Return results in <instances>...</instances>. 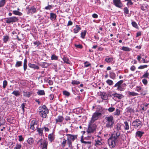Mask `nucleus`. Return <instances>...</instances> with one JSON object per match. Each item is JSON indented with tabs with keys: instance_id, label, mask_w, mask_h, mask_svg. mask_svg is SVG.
<instances>
[{
	"instance_id": "16",
	"label": "nucleus",
	"mask_w": 149,
	"mask_h": 149,
	"mask_svg": "<svg viewBox=\"0 0 149 149\" xmlns=\"http://www.w3.org/2000/svg\"><path fill=\"white\" fill-rule=\"evenodd\" d=\"M64 120V118L63 116H59L56 119V123H61Z\"/></svg>"
},
{
	"instance_id": "15",
	"label": "nucleus",
	"mask_w": 149,
	"mask_h": 149,
	"mask_svg": "<svg viewBox=\"0 0 149 149\" xmlns=\"http://www.w3.org/2000/svg\"><path fill=\"white\" fill-rule=\"evenodd\" d=\"M114 97L118 99H120L123 98L124 96L122 94H119L117 93H113L112 94Z\"/></svg>"
},
{
	"instance_id": "31",
	"label": "nucleus",
	"mask_w": 149,
	"mask_h": 149,
	"mask_svg": "<svg viewBox=\"0 0 149 149\" xmlns=\"http://www.w3.org/2000/svg\"><path fill=\"white\" fill-rule=\"evenodd\" d=\"M102 145V143L99 140H98L96 141L95 146L96 147H99Z\"/></svg>"
},
{
	"instance_id": "20",
	"label": "nucleus",
	"mask_w": 149,
	"mask_h": 149,
	"mask_svg": "<svg viewBox=\"0 0 149 149\" xmlns=\"http://www.w3.org/2000/svg\"><path fill=\"white\" fill-rule=\"evenodd\" d=\"M56 17V15L55 14L50 13V19L52 21L55 20Z\"/></svg>"
},
{
	"instance_id": "8",
	"label": "nucleus",
	"mask_w": 149,
	"mask_h": 149,
	"mask_svg": "<svg viewBox=\"0 0 149 149\" xmlns=\"http://www.w3.org/2000/svg\"><path fill=\"white\" fill-rule=\"evenodd\" d=\"M17 17H12L6 19V22L8 24H10L17 22L18 20Z\"/></svg>"
},
{
	"instance_id": "32",
	"label": "nucleus",
	"mask_w": 149,
	"mask_h": 149,
	"mask_svg": "<svg viewBox=\"0 0 149 149\" xmlns=\"http://www.w3.org/2000/svg\"><path fill=\"white\" fill-rule=\"evenodd\" d=\"M120 135V133L119 132H118L116 134H113L111 136L113 137H114L115 138H116V139L118 140V138L119 136Z\"/></svg>"
},
{
	"instance_id": "59",
	"label": "nucleus",
	"mask_w": 149,
	"mask_h": 149,
	"mask_svg": "<svg viewBox=\"0 0 149 149\" xmlns=\"http://www.w3.org/2000/svg\"><path fill=\"white\" fill-rule=\"evenodd\" d=\"M50 65V64L47 63H43L42 65L44 67H47Z\"/></svg>"
},
{
	"instance_id": "23",
	"label": "nucleus",
	"mask_w": 149,
	"mask_h": 149,
	"mask_svg": "<svg viewBox=\"0 0 149 149\" xmlns=\"http://www.w3.org/2000/svg\"><path fill=\"white\" fill-rule=\"evenodd\" d=\"M9 37L7 35L4 36H3V40L4 42L5 43H6L9 40Z\"/></svg>"
},
{
	"instance_id": "26",
	"label": "nucleus",
	"mask_w": 149,
	"mask_h": 149,
	"mask_svg": "<svg viewBox=\"0 0 149 149\" xmlns=\"http://www.w3.org/2000/svg\"><path fill=\"white\" fill-rule=\"evenodd\" d=\"M13 13L15 15L21 16L22 14L21 12H19L18 10H13Z\"/></svg>"
},
{
	"instance_id": "41",
	"label": "nucleus",
	"mask_w": 149,
	"mask_h": 149,
	"mask_svg": "<svg viewBox=\"0 0 149 149\" xmlns=\"http://www.w3.org/2000/svg\"><path fill=\"white\" fill-rule=\"evenodd\" d=\"M131 24H132V26L133 27H134L136 29L138 28V26L137 23L136 22H135L134 21H132V22Z\"/></svg>"
},
{
	"instance_id": "56",
	"label": "nucleus",
	"mask_w": 149,
	"mask_h": 149,
	"mask_svg": "<svg viewBox=\"0 0 149 149\" xmlns=\"http://www.w3.org/2000/svg\"><path fill=\"white\" fill-rule=\"evenodd\" d=\"M127 111L130 113H132L134 112V110L130 107H128L127 108Z\"/></svg>"
},
{
	"instance_id": "53",
	"label": "nucleus",
	"mask_w": 149,
	"mask_h": 149,
	"mask_svg": "<svg viewBox=\"0 0 149 149\" xmlns=\"http://www.w3.org/2000/svg\"><path fill=\"white\" fill-rule=\"evenodd\" d=\"M33 44L34 46H36V47H38L39 45H40V42L39 41H36L33 42Z\"/></svg>"
},
{
	"instance_id": "22",
	"label": "nucleus",
	"mask_w": 149,
	"mask_h": 149,
	"mask_svg": "<svg viewBox=\"0 0 149 149\" xmlns=\"http://www.w3.org/2000/svg\"><path fill=\"white\" fill-rule=\"evenodd\" d=\"M27 141L29 145H32L34 141V140L32 138H29L28 139Z\"/></svg>"
},
{
	"instance_id": "13",
	"label": "nucleus",
	"mask_w": 149,
	"mask_h": 149,
	"mask_svg": "<svg viewBox=\"0 0 149 149\" xmlns=\"http://www.w3.org/2000/svg\"><path fill=\"white\" fill-rule=\"evenodd\" d=\"M48 142L46 140H44L40 143V147L41 149H47Z\"/></svg>"
},
{
	"instance_id": "28",
	"label": "nucleus",
	"mask_w": 149,
	"mask_h": 149,
	"mask_svg": "<svg viewBox=\"0 0 149 149\" xmlns=\"http://www.w3.org/2000/svg\"><path fill=\"white\" fill-rule=\"evenodd\" d=\"M63 95L67 97H69L70 95V93L66 91H64L63 92Z\"/></svg>"
},
{
	"instance_id": "50",
	"label": "nucleus",
	"mask_w": 149,
	"mask_h": 149,
	"mask_svg": "<svg viewBox=\"0 0 149 149\" xmlns=\"http://www.w3.org/2000/svg\"><path fill=\"white\" fill-rule=\"evenodd\" d=\"M58 59V57L54 54H53L51 57V59L52 60H56Z\"/></svg>"
},
{
	"instance_id": "6",
	"label": "nucleus",
	"mask_w": 149,
	"mask_h": 149,
	"mask_svg": "<svg viewBox=\"0 0 149 149\" xmlns=\"http://www.w3.org/2000/svg\"><path fill=\"white\" fill-rule=\"evenodd\" d=\"M123 80H121L118 81L113 86L114 87H117L116 90L122 91L125 90V88L122 86V84L123 83Z\"/></svg>"
},
{
	"instance_id": "7",
	"label": "nucleus",
	"mask_w": 149,
	"mask_h": 149,
	"mask_svg": "<svg viewBox=\"0 0 149 149\" xmlns=\"http://www.w3.org/2000/svg\"><path fill=\"white\" fill-rule=\"evenodd\" d=\"M96 128L95 125L89 123L87 132L88 134L93 133L95 131Z\"/></svg>"
},
{
	"instance_id": "14",
	"label": "nucleus",
	"mask_w": 149,
	"mask_h": 149,
	"mask_svg": "<svg viewBox=\"0 0 149 149\" xmlns=\"http://www.w3.org/2000/svg\"><path fill=\"white\" fill-rule=\"evenodd\" d=\"M48 139L49 141L52 142L55 139V135L53 133H52L48 135Z\"/></svg>"
},
{
	"instance_id": "42",
	"label": "nucleus",
	"mask_w": 149,
	"mask_h": 149,
	"mask_svg": "<svg viewBox=\"0 0 149 149\" xmlns=\"http://www.w3.org/2000/svg\"><path fill=\"white\" fill-rule=\"evenodd\" d=\"M80 83V82L79 81L75 80H72L71 84L73 85H78Z\"/></svg>"
},
{
	"instance_id": "61",
	"label": "nucleus",
	"mask_w": 149,
	"mask_h": 149,
	"mask_svg": "<svg viewBox=\"0 0 149 149\" xmlns=\"http://www.w3.org/2000/svg\"><path fill=\"white\" fill-rule=\"evenodd\" d=\"M26 104L25 103H22L21 106V107L23 112L24 111V108L26 105Z\"/></svg>"
},
{
	"instance_id": "9",
	"label": "nucleus",
	"mask_w": 149,
	"mask_h": 149,
	"mask_svg": "<svg viewBox=\"0 0 149 149\" xmlns=\"http://www.w3.org/2000/svg\"><path fill=\"white\" fill-rule=\"evenodd\" d=\"M27 14H33L36 13L37 11L36 9L33 6L31 7L27 6L26 7Z\"/></svg>"
},
{
	"instance_id": "45",
	"label": "nucleus",
	"mask_w": 149,
	"mask_h": 149,
	"mask_svg": "<svg viewBox=\"0 0 149 149\" xmlns=\"http://www.w3.org/2000/svg\"><path fill=\"white\" fill-rule=\"evenodd\" d=\"M120 110L118 109H117L115 111L114 113V114L115 115L118 116L120 114Z\"/></svg>"
},
{
	"instance_id": "60",
	"label": "nucleus",
	"mask_w": 149,
	"mask_h": 149,
	"mask_svg": "<svg viewBox=\"0 0 149 149\" xmlns=\"http://www.w3.org/2000/svg\"><path fill=\"white\" fill-rule=\"evenodd\" d=\"M52 6L51 5H48L47 6L45 7V9L46 10H50L52 8Z\"/></svg>"
},
{
	"instance_id": "21",
	"label": "nucleus",
	"mask_w": 149,
	"mask_h": 149,
	"mask_svg": "<svg viewBox=\"0 0 149 149\" xmlns=\"http://www.w3.org/2000/svg\"><path fill=\"white\" fill-rule=\"evenodd\" d=\"M81 29V28L78 25H76V27L74 29V33H77Z\"/></svg>"
},
{
	"instance_id": "3",
	"label": "nucleus",
	"mask_w": 149,
	"mask_h": 149,
	"mask_svg": "<svg viewBox=\"0 0 149 149\" xmlns=\"http://www.w3.org/2000/svg\"><path fill=\"white\" fill-rule=\"evenodd\" d=\"M66 136H67V143L68 145V147L72 148V142L73 141L77 138V136L69 134H66Z\"/></svg>"
},
{
	"instance_id": "64",
	"label": "nucleus",
	"mask_w": 149,
	"mask_h": 149,
	"mask_svg": "<svg viewBox=\"0 0 149 149\" xmlns=\"http://www.w3.org/2000/svg\"><path fill=\"white\" fill-rule=\"evenodd\" d=\"M148 75V73L147 71L143 75V77L145 78H147Z\"/></svg>"
},
{
	"instance_id": "39",
	"label": "nucleus",
	"mask_w": 149,
	"mask_h": 149,
	"mask_svg": "<svg viewBox=\"0 0 149 149\" xmlns=\"http://www.w3.org/2000/svg\"><path fill=\"white\" fill-rule=\"evenodd\" d=\"M67 141L65 138H63V141L61 143L62 146L63 147H65L66 146V144Z\"/></svg>"
},
{
	"instance_id": "10",
	"label": "nucleus",
	"mask_w": 149,
	"mask_h": 149,
	"mask_svg": "<svg viewBox=\"0 0 149 149\" xmlns=\"http://www.w3.org/2000/svg\"><path fill=\"white\" fill-rule=\"evenodd\" d=\"M101 115V113L100 112H96L93 113L91 121L94 122L95 121L97 120Z\"/></svg>"
},
{
	"instance_id": "34",
	"label": "nucleus",
	"mask_w": 149,
	"mask_h": 149,
	"mask_svg": "<svg viewBox=\"0 0 149 149\" xmlns=\"http://www.w3.org/2000/svg\"><path fill=\"white\" fill-rule=\"evenodd\" d=\"M101 98L103 100H106L107 99V96L105 93H103L101 95Z\"/></svg>"
},
{
	"instance_id": "54",
	"label": "nucleus",
	"mask_w": 149,
	"mask_h": 149,
	"mask_svg": "<svg viewBox=\"0 0 149 149\" xmlns=\"http://www.w3.org/2000/svg\"><path fill=\"white\" fill-rule=\"evenodd\" d=\"M81 142L82 143H84V144H91V141H84L83 139H81Z\"/></svg>"
},
{
	"instance_id": "4",
	"label": "nucleus",
	"mask_w": 149,
	"mask_h": 149,
	"mask_svg": "<svg viewBox=\"0 0 149 149\" xmlns=\"http://www.w3.org/2000/svg\"><path fill=\"white\" fill-rule=\"evenodd\" d=\"M142 125V123L139 119H136L133 121L132 123V126L136 129L140 128Z\"/></svg>"
},
{
	"instance_id": "43",
	"label": "nucleus",
	"mask_w": 149,
	"mask_h": 149,
	"mask_svg": "<svg viewBox=\"0 0 149 149\" xmlns=\"http://www.w3.org/2000/svg\"><path fill=\"white\" fill-rule=\"evenodd\" d=\"M115 128L118 131L120 130L121 129L120 125L119 123L117 124L116 125Z\"/></svg>"
},
{
	"instance_id": "2",
	"label": "nucleus",
	"mask_w": 149,
	"mask_h": 149,
	"mask_svg": "<svg viewBox=\"0 0 149 149\" xmlns=\"http://www.w3.org/2000/svg\"><path fill=\"white\" fill-rule=\"evenodd\" d=\"M39 113L40 116L43 118H46L48 113V110L45 105L40 106L39 108Z\"/></svg>"
},
{
	"instance_id": "17",
	"label": "nucleus",
	"mask_w": 149,
	"mask_h": 149,
	"mask_svg": "<svg viewBox=\"0 0 149 149\" xmlns=\"http://www.w3.org/2000/svg\"><path fill=\"white\" fill-rule=\"evenodd\" d=\"M28 65L30 68L34 69H36L37 70H38L39 69V67L34 64H32L31 63H29L28 64Z\"/></svg>"
},
{
	"instance_id": "49",
	"label": "nucleus",
	"mask_w": 149,
	"mask_h": 149,
	"mask_svg": "<svg viewBox=\"0 0 149 149\" xmlns=\"http://www.w3.org/2000/svg\"><path fill=\"white\" fill-rule=\"evenodd\" d=\"M22 148V145L20 144L17 143L14 149H21Z\"/></svg>"
},
{
	"instance_id": "37",
	"label": "nucleus",
	"mask_w": 149,
	"mask_h": 149,
	"mask_svg": "<svg viewBox=\"0 0 149 149\" xmlns=\"http://www.w3.org/2000/svg\"><path fill=\"white\" fill-rule=\"evenodd\" d=\"M113 58H105V61L107 63L112 62L113 61Z\"/></svg>"
},
{
	"instance_id": "1",
	"label": "nucleus",
	"mask_w": 149,
	"mask_h": 149,
	"mask_svg": "<svg viewBox=\"0 0 149 149\" xmlns=\"http://www.w3.org/2000/svg\"><path fill=\"white\" fill-rule=\"evenodd\" d=\"M105 126L107 128H112L114 123L113 116H111L106 117L105 118Z\"/></svg>"
},
{
	"instance_id": "35",
	"label": "nucleus",
	"mask_w": 149,
	"mask_h": 149,
	"mask_svg": "<svg viewBox=\"0 0 149 149\" xmlns=\"http://www.w3.org/2000/svg\"><path fill=\"white\" fill-rule=\"evenodd\" d=\"M128 94L130 95L133 96H135L138 95V94L136 93H135L134 92H131L130 91L128 92Z\"/></svg>"
},
{
	"instance_id": "62",
	"label": "nucleus",
	"mask_w": 149,
	"mask_h": 149,
	"mask_svg": "<svg viewBox=\"0 0 149 149\" xmlns=\"http://www.w3.org/2000/svg\"><path fill=\"white\" fill-rule=\"evenodd\" d=\"M115 109V108L114 107H110L108 109V110L110 112H112L114 111V110Z\"/></svg>"
},
{
	"instance_id": "44",
	"label": "nucleus",
	"mask_w": 149,
	"mask_h": 149,
	"mask_svg": "<svg viewBox=\"0 0 149 149\" xmlns=\"http://www.w3.org/2000/svg\"><path fill=\"white\" fill-rule=\"evenodd\" d=\"M107 83L109 85H112L113 84V81L110 79H107L106 81Z\"/></svg>"
},
{
	"instance_id": "40",
	"label": "nucleus",
	"mask_w": 149,
	"mask_h": 149,
	"mask_svg": "<svg viewBox=\"0 0 149 149\" xmlns=\"http://www.w3.org/2000/svg\"><path fill=\"white\" fill-rule=\"evenodd\" d=\"M6 0H1L0 1V8L3 6L6 3Z\"/></svg>"
},
{
	"instance_id": "18",
	"label": "nucleus",
	"mask_w": 149,
	"mask_h": 149,
	"mask_svg": "<svg viewBox=\"0 0 149 149\" xmlns=\"http://www.w3.org/2000/svg\"><path fill=\"white\" fill-rule=\"evenodd\" d=\"M143 134V132L140 131H138L136 133V136L140 138L142 136Z\"/></svg>"
},
{
	"instance_id": "29",
	"label": "nucleus",
	"mask_w": 149,
	"mask_h": 149,
	"mask_svg": "<svg viewBox=\"0 0 149 149\" xmlns=\"http://www.w3.org/2000/svg\"><path fill=\"white\" fill-rule=\"evenodd\" d=\"M12 94H13L16 97H17L20 95V92L18 91H14Z\"/></svg>"
},
{
	"instance_id": "63",
	"label": "nucleus",
	"mask_w": 149,
	"mask_h": 149,
	"mask_svg": "<svg viewBox=\"0 0 149 149\" xmlns=\"http://www.w3.org/2000/svg\"><path fill=\"white\" fill-rule=\"evenodd\" d=\"M75 47H76L77 48H79V49H81L83 47L81 45H75Z\"/></svg>"
},
{
	"instance_id": "30",
	"label": "nucleus",
	"mask_w": 149,
	"mask_h": 149,
	"mask_svg": "<svg viewBox=\"0 0 149 149\" xmlns=\"http://www.w3.org/2000/svg\"><path fill=\"white\" fill-rule=\"evenodd\" d=\"M124 127L125 130H128L129 129V126L127 122H124Z\"/></svg>"
},
{
	"instance_id": "47",
	"label": "nucleus",
	"mask_w": 149,
	"mask_h": 149,
	"mask_svg": "<svg viewBox=\"0 0 149 149\" xmlns=\"http://www.w3.org/2000/svg\"><path fill=\"white\" fill-rule=\"evenodd\" d=\"M8 84V82L6 80H4L3 81V88H6V86Z\"/></svg>"
},
{
	"instance_id": "5",
	"label": "nucleus",
	"mask_w": 149,
	"mask_h": 149,
	"mask_svg": "<svg viewBox=\"0 0 149 149\" xmlns=\"http://www.w3.org/2000/svg\"><path fill=\"white\" fill-rule=\"evenodd\" d=\"M118 140L116 139L115 137H113L112 136L108 139V143L110 147L112 148L114 147Z\"/></svg>"
},
{
	"instance_id": "38",
	"label": "nucleus",
	"mask_w": 149,
	"mask_h": 149,
	"mask_svg": "<svg viewBox=\"0 0 149 149\" xmlns=\"http://www.w3.org/2000/svg\"><path fill=\"white\" fill-rule=\"evenodd\" d=\"M62 59L64 63H67L68 64L69 63V61L68 59L66 57L64 56Z\"/></svg>"
},
{
	"instance_id": "12",
	"label": "nucleus",
	"mask_w": 149,
	"mask_h": 149,
	"mask_svg": "<svg viewBox=\"0 0 149 149\" xmlns=\"http://www.w3.org/2000/svg\"><path fill=\"white\" fill-rule=\"evenodd\" d=\"M114 5L117 7L121 8L123 7V4L120 0H113Z\"/></svg>"
},
{
	"instance_id": "24",
	"label": "nucleus",
	"mask_w": 149,
	"mask_h": 149,
	"mask_svg": "<svg viewBox=\"0 0 149 149\" xmlns=\"http://www.w3.org/2000/svg\"><path fill=\"white\" fill-rule=\"evenodd\" d=\"M23 95L25 97H29L31 94V93L27 92V91H23Z\"/></svg>"
},
{
	"instance_id": "36",
	"label": "nucleus",
	"mask_w": 149,
	"mask_h": 149,
	"mask_svg": "<svg viewBox=\"0 0 149 149\" xmlns=\"http://www.w3.org/2000/svg\"><path fill=\"white\" fill-rule=\"evenodd\" d=\"M142 58L143 60V62L145 63V59L143 58H142V56L138 55L137 56V60H138V61L140 62L141 61L140 60Z\"/></svg>"
},
{
	"instance_id": "27",
	"label": "nucleus",
	"mask_w": 149,
	"mask_h": 149,
	"mask_svg": "<svg viewBox=\"0 0 149 149\" xmlns=\"http://www.w3.org/2000/svg\"><path fill=\"white\" fill-rule=\"evenodd\" d=\"M148 105V104L145 103H144L143 105H142L141 106L142 109L143 111L147 109Z\"/></svg>"
},
{
	"instance_id": "25",
	"label": "nucleus",
	"mask_w": 149,
	"mask_h": 149,
	"mask_svg": "<svg viewBox=\"0 0 149 149\" xmlns=\"http://www.w3.org/2000/svg\"><path fill=\"white\" fill-rule=\"evenodd\" d=\"M43 129L42 128H38L37 129V131L38 132L39 135L41 136L43 135Z\"/></svg>"
},
{
	"instance_id": "52",
	"label": "nucleus",
	"mask_w": 149,
	"mask_h": 149,
	"mask_svg": "<svg viewBox=\"0 0 149 149\" xmlns=\"http://www.w3.org/2000/svg\"><path fill=\"white\" fill-rule=\"evenodd\" d=\"M91 65V64L89 63L87 61H86L84 63V66L85 67H87Z\"/></svg>"
},
{
	"instance_id": "46",
	"label": "nucleus",
	"mask_w": 149,
	"mask_h": 149,
	"mask_svg": "<svg viewBox=\"0 0 149 149\" xmlns=\"http://www.w3.org/2000/svg\"><path fill=\"white\" fill-rule=\"evenodd\" d=\"M123 10L125 14L127 15L129 14V10L127 7H125L124 8Z\"/></svg>"
},
{
	"instance_id": "11",
	"label": "nucleus",
	"mask_w": 149,
	"mask_h": 149,
	"mask_svg": "<svg viewBox=\"0 0 149 149\" xmlns=\"http://www.w3.org/2000/svg\"><path fill=\"white\" fill-rule=\"evenodd\" d=\"M37 121L36 120L31 121L30 124V129L32 130H34L35 127H37Z\"/></svg>"
},
{
	"instance_id": "58",
	"label": "nucleus",
	"mask_w": 149,
	"mask_h": 149,
	"mask_svg": "<svg viewBox=\"0 0 149 149\" xmlns=\"http://www.w3.org/2000/svg\"><path fill=\"white\" fill-rule=\"evenodd\" d=\"M148 66L146 65H141L138 68L139 69H143L146 68L148 67Z\"/></svg>"
},
{
	"instance_id": "48",
	"label": "nucleus",
	"mask_w": 149,
	"mask_h": 149,
	"mask_svg": "<svg viewBox=\"0 0 149 149\" xmlns=\"http://www.w3.org/2000/svg\"><path fill=\"white\" fill-rule=\"evenodd\" d=\"M86 30H84L83 32H82L81 33V37L84 38L86 35Z\"/></svg>"
},
{
	"instance_id": "19",
	"label": "nucleus",
	"mask_w": 149,
	"mask_h": 149,
	"mask_svg": "<svg viewBox=\"0 0 149 149\" xmlns=\"http://www.w3.org/2000/svg\"><path fill=\"white\" fill-rule=\"evenodd\" d=\"M37 93L39 95H45V91L43 90H38Z\"/></svg>"
},
{
	"instance_id": "57",
	"label": "nucleus",
	"mask_w": 149,
	"mask_h": 149,
	"mask_svg": "<svg viewBox=\"0 0 149 149\" xmlns=\"http://www.w3.org/2000/svg\"><path fill=\"white\" fill-rule=\"evenodd\" d=\"M125 1H127V6L129 5H132L133 4V3L131 1V0H125Z\"/></svg>"
},
{
	"instance_id": "55",
	"label": "nucleus",
	"mask_w": 149,
	"mask_h": 149,
	"mask_svg": "<svg viewBox=\"0 0 149 149\" xmlns=\"http://www.w3.org/2000/svg\"><path fill=\"white\" fill-rule=\"evenodd\" d=\"M18 140L20 142L24 140V138L22 137V135H20L18 136Z\"/></svg>"
},
{
	"instance_id": "33",
	"label": "nucleus",
	"mask_w": 149,
	"mask_h": 149,
	"mask_svg": "<svg viewBox=\"0 0 149 149\" xmlns=\"http://www.w3.org/2000/svg\"><path fill=\"white\" fill-rule=\"evenodd\" d=\"M122 50L125 52H129L130 51V49L127 47H123L122 48Z\"/></svg>"
},
{
	"instance_id": "51",
	"label": "nucleus",
	"mask_w": 149,
	"mask_h": 149,
	"mask_svg": "<svg viewBox=\"0 0 149 149\" xmlns=\"http://www.w3.org/2000/svg\"><path fill=\"white\" fill-rule=\"evenodd\" d=\"M22 62L21 61H17L15 64V66L16 67H19L21 65Z\"/></svg>"
}]
</instances>
